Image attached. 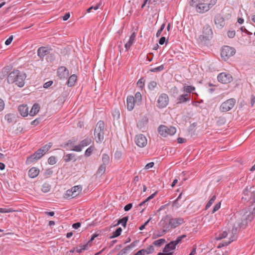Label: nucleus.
I'll return each mask as SVG.
<instances>
[{
    "instance_id": "1",
    "label": "nucleus",
    "mask_w": 255,
    "mask_h": 255,
    "mask_svg": "<svg viewBox=\"0 0 255 255\" xmlns=\"http://www.w3.org/2000/svg\"><path fill=\"white\" fill-rule=\"evenodd\" d=\"M26 77V74L18 70H15L9 73L7 77V83L12 84L15 83L19 87L24 85V80Z\"/></svg>"
},
{
    "instance_id": "2",
    "label": "nucleus",
    "mask_w": 255,
    "mask_h": 255,
    "mask_svg": "<svg viewBox=\"0 0 255 255\" xmlns=\"http://www.w3.org/2000/svg\"><path fill=\"white\" fill-rule=\"evenodd\" d=\"M249 214L242 219H239L235 223L232 228V234H236L239 228H245L248 223L251 222L255 216L253 210H250Z\"/></svg>"
},
{
    "instance_id": "3",
    "label": "nucleus",
    "mask_w": 255,
    "mask_h": 255,
    "mask_svg": "<svg viewBox=\"0 0 255 255\" xmlns=\"http://www.w3.org/2000/svg\"><path fill=\"white\" fill-rule=\"evenodd\" d=\"M104 128L105 124L103 121H100L97 123L94 130L95 136L96 138H98V139H96L97 143L101 142L104 139Z\"/></svg>"
},
{
    "instance_id": "4",
    "label": "nucleus",
    "mask_w": 255,
    "mask_h": 255,
    "mask_svg": "<svg viewBox=\"0 0 255 255\" xmlns=\"http://www.w3.org/2000/svg\"><path fill=\"white\" fill-rule=\"evenodd\" d=\"M158 131L161 135L166 137L168 135H174L176 133V129L174 127H167L164 125H160L158 128Z\"/></svg>"
},
{
    "instance_id": "5",
    "label": "nucleus",
    "mask_w": 255,
    "mask_h": 255,
    "mask_svg": "<svg viewBox=\"0 0 255 255\" xmlns=\"http://www.w3.org/2000/svg\"><path fill=\"white\" fill-rule=\"evenodd\" d=\"M235 53L236 50L234 48L229 46H224L221 50V56L226 61L233 56Z\"/></svg>"
},
{
    "instance_id": "6",
    "label": "nucleus",
    "mask_w": 255,
    "mask_h": 255,
    "mask_svg": "<svg viewBox=\"0 0 255 255\" xmlns=\"http://www.w3.org/2000/svg\"><path fill=\"white\" fill-rule=\"evenodd\" d=\"M236 100L234 98L229 99L222 103L220 107L221 112H227L231 110L235 105Z\"/></svg>"
},
{
    "instance_id": "7",
    "label": "nucleus",
    "mask_w": 255,
    "mask_h": 255,
    "mask_svg": "<svg viewBox=\"0 0 255 255\" xmlns=\"http://www.w3.org/2000/svg\"><path fill=\"white\" fill-rule=\"evenodd\" d=\"M82 186L77 185L73 187L71 189L68 190L65 195V198H73L77 197L81 192Z\"/></svg>"
},
{
    "instance_id": "8",
    "label": "nucleus",
    "mask_w": 255,
    "mask_h": 255,
    "mask_svg": "<svg viewBox=\"0 0 255 255\" xmlns=\"http://www.w3.org/2000/svg\"><path fill=\"white\" fill-rule=\"evenodd\" d=\"M169 97L166 94H161L157 99V107L159 109H163L166 107L169 103Z\"/></svg>"
},
{
    "instance_id": "9",
    "label": "nucleus",
    "mask_w": 255,
    "mask_h": 255,
    "mask_svg": "<svg viewBox=\"0 0 255 255\" xmlns=\"http://www.w3.org/2000/svg\"><path fill=\"white\" fill-rule=\"evenodd\" d=\"M169 217L170 215H166L163 217L158 223L159 226L161 227V230L163 231V233L166 234L172 229L169 224V220H168Z\"/></svg>"
},
{
    "instance_id": "10",
    "label": "nucleus",
    "mask_w": 255,
    "mask_h": 255,
    "mask_svg": "<svg viewBox=\"0 0 255 255\" xmlns=\"http://www.w3.org/2000/svg\"><path fill=\"white\" fill-rule=\"evenodd\" d=\"M53 50L52 48L49 46H42L37 50V55L43 61L45 56H47Z\"/></svg>"
},
{
    "instance_id": "11",
    "label": "nucleus",
    "mask_w": 255,
    "mask_h": 255,
    "mask_svg": "<svg viewBox=\"0 0 255 255\" xmlns=\"http://www.w3.org/2000/svg\"><path fill=\"white\" fill-rule=\"evenodd\" d=\"M44 154L40 149H38L33 154L28 156L26 159V163L29 164L41 158Z\"/></svg>"
},
{
    "instance_id": "12",
    "label": "nucleus",
    "mask_w": 255,
    "mask_h": 255,
    "mask_svg": "<svg viewBox=\"0 0 255 255\" xmlns=\"http://www.w3.org/2000/svg\"><path fill=\"white\" fill-rule=\"evenodd\" d=\"M57 74L60 79H67L69 75V71L66 67L60 66L57 69Z\"/></svg>"
},
{
    "instance_id": "13",
    "label": "nucleus",
    "mask_w": 255,
    "mask_h": 255,
    "mask_svg": "<svg viewBox=\"0 0 255 255\" xmlns=\"http://www.w3.org/2000/svg\"><path fill=\"white\" fill-rule=\"evenodd\" d=\"M217 79L219 82L223 84L230 83L233 80L232 76L231 74L225 72L219 74L217 77Z\"/></svg>"
},
{
    "instance_id": "14",
    "label": "nucleus",
    "mask_w": 255,
    "mask_h": 255,
    "mask_svg": "<svg viewBox=\"0 0 255 255\" xmlns=\"http://www.w3.org/2000/svg\"><path fill=\"white\" fill-rule=\"evenodd\" d=\"M135 142L138 146L143 147L147 144V139L146 137L142 134L136 135L135 137Z\"/></svg>"
},
{
    "instance_id": "15",
    "label": "nucleus",
    "mask_w": 255,
    "mask_h": 255,
    "mask_svg": "<svg viewBox=\"0 0 255 255\" xmlns=\"http://www.w3.org/2000/svg\"><path fill=\"white\" fill-rule=\"evenodd\" d=\"M213 32L211 27L209 25H206L203 28V35L200 36L205 40H209L212 37Z\"/></svg>"
},
{
    "instance_id": "16",
    "label": "nucleus",
    "mask_w": 255,
    "mask_h": 255,
    "mask_svg": "<svg viewBox=\"0 0 255 255\" xmlns=\"http://www.w3.org/2000/svg\"><path fill=\"white\" fill-rule=\"evenodd\" d=\"M169 220L172 229L176 228L184 222V219L182 218H170Z\"/></svg>"
},
{
    "instance_id": "17",
    "label": "nucleus",
    "mask_w": 255,
    "mask_h": 255,
    "mask_svg": "<svg viewBox=\"0 0 255 255\" xmlns=\"http://www.w3.org/2000/svg\"><path fill=\"white\" fill-rule=\"evenodd\" d=\"M214 22L217 27L219 28H222L225 24L224 18L220 14L215 16Z\"/></svg>"
},
{
    "instance_id": "18",
    "label": "nucleus",
    "mask_w": 255,
    "mask_h": 255,
    "mask_svg": "<svg viewBox=\"0 0 255 255\" xmlns=\"http://www.w3.org/2000/svg\"><path fill=\"white\" fill-rule=\"evenodd\" d=\"M254 192H252L251 190L248 189V187H247L243 191V196L242 198V200L245 201H250L252 198H253V194Z\"/></svg>"
},
{
    "instance_id": "19",
    "label": "nucleus",
    "mask_w": 255,
    "mask_h": 255,
    "mask_svg": "<svg viewBox=\"0 0 255 255\" xmlns=\"http://www.w3.org/2000/svg\"><path fill=\"white\" fill-rule=\"evenodd\" d=\"M191 100L190 96L188 94H184L180 95L177 99V104H180L190 101Z\"/></svg>"
},
{
    "instance_id": "20",
    "label": "nucleus",
    "mask_w": 255,
    "mask_h": 255,
    "mask_svg": "<svg viewBox=\"0 0 255 255\" xmlns=\"http://www.w3.org/2000/svg\"><path fill=\"white\" fill-rule=\"evenodd\" d=\"M135 102L134 98L132 96H128L127 98V106L128 111H131L133 110Z\"/></svg>"
},
{
    "instance_id": "21",
    "label": "nucleus",
    "mask_w": 255,
    "mask_h": 255,
    "mask_svg": "<svg viewBox=\"0 0 255 255\" xmlns=\"http://www.w3.org/2000/svg\"><path fill=\"white\" fill-rule=\"evenodd\" d=\"M12 67L10 65H8L4 67L0 71V79H3L7 75L11 70Z\"/></svg>"
},
{
    "instance_id": "22",
    "label": "nucleus",
    "mask_w": 255,
    "mask_h": 255,
    "mask_svg": "<svg viewBox=\"0 0 255 255\" xmlns=\"http://www.w3.org/2000/svg\"><path fill=\"white\" fill-rule=\"evenodd\" d=\"M196 11L199 13H204L209 10V6L207 5V3L204 2H201L197 7H196Z\"/></svg>"
},
{
    "instance_id": "23",
    "label": "nucleus",
    "mask_w": 255,
    "mask_h": 255,
    "mask_svg": "<svg viewBox=\"0 0 255 255\" xmlns=\"http://www.w3.org/2000/svg\"><path fill=\"white\" fill-rule=\"evenodd\" d=\"M18 111L22 117H26L28 115V108L26 105H21L18 106Z\"/></svg>"
},
{
    "instance_id": "24",
    "label": "nucleus",
    "mask_w": 255,
    "mask_h": 255,
    "mask_svg": "<svg viewBox=\"0 0 255 255\" xmlns=\"http://www.w3.org/2000/svg\"><path fill=\"white\" fill-rule=\"evenodd\" d=\"M135 38V33H133L130 35L128 41L125 44V47L126 49V51H128L130 47L132 46V45L133 43V42L134 41Z\"/></svg>"
},
{
    "instance_id": "25",
    "label": "nucleus",
    "mask_w": 255,
    "mask_h": 255,
    "mask_svg": "<svg viewBox=\"0 0 255 255\" xmlns=\"http://www.w3.org/2000/svg\"><path fill=\"white\" fill-rule=\"evenodd\" d=\"M77 76L76 74L71 75L66 83L67 85L69 87L73 86L77 81Z\"/></svg>"
},
{
    "instance_id": "26",
    "label": "nucleus",
    "mask_w": 255,
    "mask_h": 255,
    "mask_svg": "<svg viewBox=\"0 0 255 255\" xmlns=\"http://www.w3.org/2000/svg\"><path fill=\"white\" fill-rule=\"evenodd\" d=\"M39 170L36 167H32L28 171V175L30 178H34L38 176Z\"/></svg>"
},
{
    "instance_id": "27",
    "label": "nucleus",
    "mask_w": 255,
    "mask_h": 255,
    "mask_svg": "<svg viewBox=\"0 0 255 255\" xmlns=\"http://www.w3.org/2000/svg\"><path fill=\"white\" fill-rule=\"evenodd\" d=\"M39 110H40V106L38 104H34L31 110L29 112V115L30 116H33L34 115H35L36 114H37L38 112L39 111Z\"/></svg>"
},
{
    "instance_id": "28",
    "label": "nucleus",
    "mask_w": 255,
    "mask_h": 255,
    "mask_svg": "<svg viewBox=\"0 0 255 255\" xmlns=\"http://www.w3.org/2000/svg\"><path fill=\"white\" fill-rule=\"evenodd\" d=\"M176 248V245L173 242L171 241L168 244H166L163 250V252H168L171 250H174Z\"/></svg>"
},
{
    "instance_id": "29",
    "label": "nucleus",
    "mask_w": 255,
    "mask_h": 255,
    "mask_svg": "<svg viewBox=\"0 0 255 255\" xmlns=\"http://www.w3.org/2000/svg\"><path fill=\"white\" fill-rule=\"evenodd\" d=\"M128 220V216H125L122 219L118 220L117 223L114 225V227L117 226L120 224H121L123 227L125 228L127 226V222Z\"/></svg>"
},
{
    "instance_id": "30",
    "label": "nucleus",
    "mask_w": 255,
    "mask_h": 255,
    "mask_svg": "<svg viewBox=\"0 0 255 255\" xmlns=\"http://www.w3.org/2000/svg\"><path fill=\"white\" fill-rule=\"evenodd\" d=\"M64 160L65 162H68L71 160H73L74 162L76 161L75 154L74 153L67 154L64 156Z\"/></svg>"
},
{
    "instance_id": "31",
    "label": "nucleus",
    "mask_w": 255,
    "mask_h": 255,
    "mask_svg": "<svg viewBox=\"0 0 255 255\" xmlns=\"http://www.w3.org/2000/svg\"><path fill=\"white\" fill-rule=\"evenodd\" d=\"M92 142V139L91 138L87 137L82 141H80L79 143L80 146H81L82 148L83 149L84 147L87 146L89 145H90Z\"/></svg>"
},
{
    "instance_id": "32",
    "label": "nucleus",
    "mask_w": 255,
    "mask_h": 255,
    "mask_svg": "<svg viewBox=\"0 0 255 255\" xmlns=\"http://www.w3.org/2000/svg\"><path fill=\"white\" fill-rule=\"evenodd\" d=\"M148 122V119L146 117H144L141 121H139L137 123V127L141 128L142 127L147 125Z\"/></svg>"
},
{
    "instance_id": "33",
    "label": "nucleus",
    "mask_w": 255,
    "mask_h": 255,
    "mask_svg": "<svg viewBox=\"0 0 255 255\" xmlns=\"http://www.w3.org/2000/svg\"><path fill=\"white\" fill-rule=\"evenodd\" d=\"M122 232V229L121 227H119L115 231L113 232L112 235L110 237V238L113 239L120 236Z\"/></svg>"
},
{
    "instance_id": "34",
    "label": "nucleus",
    "mask_w": 255,
    "mask_h": 255,
    "mask_svg": "<svg viewBox=\"0 0 255 255\" xmlns=\"http://www.w3.org/2000/svg\"><path fill=\"white\" fill-rule=\"evenodd\" d=\"M106 168V165L102 164L97 171V174L99 176L102 175L105 172Z\"/></svg>"
},
{
    "instance_id": "35",
    "label": "nucleus",
    "mask_w": 255,
    "mask_h": 255,
    "mask_svg": "<svg viewBox=\"0 0 255 255\" xmlns=\"http://www.w3.org/2000/svg\"><path fill=\"white\" fill-rule=\"evenodd\" d=\"M165 242L166 241L164 239H160L154 241L152 243V245L157 247H161Z\"/></svg>"
},
{
    "instance_id": "36",
    "label": "nucleus",
    "mask_w": 255,
    "mask_h": 255,
    "mask_svg": "<svg viewBox=\"0 0 255 255\" xmlns=\"http://www.w3.org/2000/svg\"><path fill=\"white\" fill-rule=\"evenodd\" d=\"M52 146V143L51 142H49L48 144H46L43 146H42V147L40 148V149L43 152V153L45 154L46 152L49 150V149Z\"/></svg>"
},
{
    "instance_id": "37",
    "label": "nucleus",
    "mask_w": 255,
    "mask_h": 255,
    "mask_svg": "<svg viewBox=\"0 0 255 255\" xmlns=\"http://www.w3.org/2000/svg\"><path fill=\"white\" fill-rule=\"evenodd\" d=\"M227 236V232L226 231H224L222 232V233H220L218 234H217L215 239L216 240H221L223 239L226 238Z\"/></svg>"
},
{
    "instance_id": "38",
    "label": "nucleus",
    "mask_w": 255,
    "mask_h": 255,
    "mask_svg": "<svg viewBox=\"0 0 255 255\" xmlns=\"http://www.w3.org/2000/svg\"><path fill=\"white\" fill-rule=\"evenodd\" d=\"M102 164L105 165L107 166V165L109 164L110 163V157L109 156L106 154L104 153L102 155Z\"/></svg>"
},
{
    "instance_id": "39",
    "label": "nucleus",
    "mask_w": 255,
    "mask_h": 255,
    "mask_svg": "<svg viewBox=\"0 0 255 255\" xmlns=\"http://www.w3.org/2000/svg\"><path fill=\"white\" fill-rule=\"evenodd\" d=\"M236 237H235V236L233 235L232 237V239L231 238L230 239V241H229L228 242H223L222 243H220L219 246H218V248H221V247H225V246H228L231 242L234 241L236 239Z\"/></svg>"
},
{
    "instance_id": "40",
    "label": "nucleus",
    "mask_w": 255,
    "mask_h": 255,
    "mask_svg": "<svg viewBox=\"0 0 255 255\" xmlns=\"http://www.w3.org/2000/svg\"><path fill=\"white\" fill-rule=\"evenodd\" d=\"M51 189V186L48 183H44L41 188V191L44 193H47L50 191Z\"/></svg>"
},
{
    "instance_id": "41",
    "label": "nucleus",
    "mask_w": 255,
    "mask_h": 255,
    "mask_svg": "<svg viewBox=\"0 0 255 255\" xmlns=\"http://www.w3.org/2000/svg\"><path fill=\"white\" fill-rule=\"evenodd\" d=\"M204 1V0H190V5L196 7L201 2H203Z\"/></svg>"
},
{
    "instance_id": "42",
    "label": "nucleus",
    "mask_w": 255,
    "mask_h": 255,
    "mask_svg": "<svg viewBox=\"0 0 255 255\" xmlns=\"http://www.w3.org/2000/svg\"><path fill=\"white\" fill-rule=\"evenodd\" d=\"M216 199V196L215 195H214L211 197V198H210V199L209 200V201L208 202L207 204L206 205V207H205L206 210H207L208 209H209L211 206V205L213 204V203L215 201Z\"/></svg>"
},
{
    "instance_id": "43",
    "label": "nucleus",
    "mask_w": 255,
    "mask_h": 255,
    "mask_svg": "<svg viewBox=\"0 0 255 255\" xmlns=\"http://www.w3.org/2000/svg\"><path fill=\"white\" fill-rule=\"evenodd\" d=\"M195 90V88L193 86H185L183 87V92L188 93H192Z\"/></svg>"
},
{
    "instance_id": "44",
    "label": "nucleus",
    "mask_w": 255,
    "mask_h": 255,
    "mask_svg": "<svg viewBox=\"0 0 255 255\" xmlns=\"http://www.w3.org/2000/svg\"><path fill=\"white\" fill-rule=\"evenodd\" d=\"M143 251H145V254L146 255H148L150 254H152L154 252V248L152 245H150L146 249H142Z\"/></svg>"
},
{
    "instance_id": "45",
    "label": "nucleus",
    "mask_w": 255,
    "mask_h": 255,
    "mask_svg": "<svg viewBox=\"0 0 255 255\" xmlns=\"http://www.w3.org/2000/svg\"><path fill=\"white\" fill-rule=\"evenodd\" d=\"M112 116H113L114 120H119L120 117V110L118 109H115L112 112Z\"/></svg>"
},
{
    "instance_id": "46",
    "label": "nucleus",
    "mask_w": 255,
    "mask_h": 255,
    "mask_svg": "<svg viewBox=\"0 0 255 255\" xmlns=\"http://www.w3.org/2000/svg\"><path fill=\"white\" fill-rule=\"evenodd\" d=\"M55 59V54L52 53L51 52L48 55L46 56V59L48 62H53Z\"/></svg>"
},
{
    "instance_id": "47",
    "label": "nucleus",
    "mask_w": 255,
    "mask_h": 255,
    "mask_svg": "<svg viewBox=\"0 0 255 255\" xmlns=\"http://www.w3.org/2000/svg\"><path fill=\"white\" fill-rule=\"evenodd\" d=\"M145 79L143 77L140 78L137 82V86L142 90L145 85Z\"/></svg>"
},
{
    "instance_id": "48",
    "label": "nucleus",
    "mask_w": 255,
    "mask_h": 255,
    "mask_svg": "<svg viewBox=\"0 0 255 255\" xmlns=\"http://www.w3.org/2000/svg\"><path fill=\"white\" fill-rule=\"evenodd\" d=\"M134 101L135 103L139 105L141 101L142 97L140 92H136L135 94Z\"/></svg>"
},
{
    "instance_id": "49",
    "label": "nucleus",
    "mask_w": 255,
    "mask_h": 255,
    "mask_svg": "<svg viewBox=\"0 0 255 255\" xmlns=\"http://www.w3.org/2000/svg\"><path fill=\"white\" fill-rule=\"evenodd\" d=\"M186 237V235H182L181 236H178L175 241H172L173 242L174 244L176 246L178 244L181 243L182 239L185 238Z\"/></svg>"
},
{
    "instance_id": "50",
    "label": "nucleus",
    "mask_w": 255,
    "mask_h": 255,
    "mask_svg": "<svg viewBox=\"0 0 255 255\" xmlns=\"http://www.w3.org/2000/svg\"><path fill=\"white\" fill-rule=\"evenodd\" d=\"M165 233H163V231H162L161 229L160 231H158L156 233H154L152 235V239H155L157 238L160 237L161 236H163L164 235Z\"/></svg>"
},
{
    "instance_id": "51",
    "label": "nucleus",
    "mask_w": 255,
    "mask_h": 255,
    "mask_svg": "<svg viewBox=\"0 0 255 255\" xmlns=\"http://www.w3.org/2000/svg\"><path fill=\"white\" fill-rule=\"evenodd\" d=\"M94 148L95 147L93 146H90L89 147L85 152V156L86 157L90 156L91 155Z\"/></svg>"
},
{
    "instance_id": "52",
    "label": "nucleus",
    "mask_w": 255,
    "mask_h": 255,
    "mask_svg": "<svg viewBox=\"0 0 255 255\" xmlns=\"http://www.w3.org/2000/svg\"><path fill=\"white\" fill-rule=\"evenodd\" d=\"M57 158L54 156H51L48 159V163L50 165H54L57 162Z\"/></svg>"
},
{
    "instance_id": "53",
    "label": "nucleus",
    "mask_w": 255,
    "mask_h": 255,
    "mask_svg": "<svg viewBox=\"0 0 255 255\" xmlns=\"http://www.w3.org/2000/svg\"><path fill=\"white\" fill-rule=\"evenodd\" d=\"M163 69H164V65H160L159 66H158L157 67H155V68H152V69H150V71H151L152 72L156 73V72H158L161 71Z\"/></svg>"
},
{
    "instance_id": "54",
    "label": "nucleus",
    "mask_w": 255,
    "mask_h": 255,
    "mask_svg": "<svg viewBox=\"0 0 255 255\" xmlns=\"http://www.w3.org/2000/svg\"><path fill=\"white\" fill-rule=\"evenodd\" d=\"M14 210H13L12 208H0V213H11L14 212Z\"/></svg>"
},
{
    "instance_id": "55",
    "label": "nucleus",
    "mask_w": 255,
    "mask_h": 255,
    "mask_svg": "<svg viewBox=\"0 0 255 255\" xmlns=\"http://www.w3.org/2000/svg\"><path fill=\"white\" fill-rule=\"evenodd\" d=\"M250 210H253L255 213V192L253 194V199L252 202V204L250 206Z\"/></svg>"
},
{
    "instance_id": "56",
    "label": "nucleus",
    "mask_w": 255,
    "mask_h": 255,
    "mask_svg": "<svg viewBox=\"0 0 255 255\" xmlns=\"http://www.w3.org/2000/svg\"><path fill=\"white\" fill-rule=\"evenodd\" d=\"M101 4H102V2H100L99 3L97 4L96 5H95V6H91V7H90L89 8H88L87 9V12H90L93 9L97 10L100 7V6Z\"/></svg>"
},
{
    "instance_id": "57",
    "label": "nucleus",
    "mask_w": 255,
    "mask_h": 255,
    "mask_svg": "<svg viewBox=\"0 0 255 255\" xmlns=\"http://www.w3.org/2000/svg\"><path fill=\"white\" fill-rule=\"evenodd\" d=\"M157 86V83L155 81H152L148 85V88L150 90H153Z\"/></svg>"
},
{
    "instance_id": "58",
    "label": "nucleus",
    "mask_w": 255,
    "mask_h": 255,
    "mask_svg": "<svg viewBox=\"0 0 255 255\" xmlns=\"http://www.w3.org/2000/svg\"><path fill=\"white\" fill-rule=\"evenodd\" d=\"M4 119L5 120L7 121V122L8 123H11L13 121L12 120V115L11 114H6L5 117Z\"/></svg>"
},
{
    "instance_id": "59",
    "label": "nucleus",
    "mask_w": 255,
    "mask_h": 255,
    "mask_svg": "<svg viewBox=\"0 0 255 255\" xmlns=\"http://www.w3.org/2000/svg\"><path fill=\"white\" fill-rule=\"evenodd\" d=\"M221 207V203L219 202L217 204H216L214 206V208L211 212V214H214L216 211H217Z\"/></svg>"
},
{
    "instance_id": "60",
    "label": "nucleus",
    "mask_w": 255,
    "mask_h": 255,
    "mask_svg": "<svg viewBox=\"0 0 255 255\" xmlns=\"http://www.w3.org/2000/svg\"><path fill=\"white\" fill-rule=\"evenodd\" d=\"M82 150V148L81 146H80V144L77 145H74L73 147V148L72 149V150L76 151V152H80Z\"/></svg>"
},
{
    "instance_id": "61",
    "label": "nucleus",
    "mask_w": 255,
    "mask_h": 255,
    "mask_svg": "<svg viewBox=\"0 0 255 255\" xmlns=\"http://www.w3.org/2000/svg\"><path fill=\"white\" fill-rule=\"evenodd\" d=\"M236 32L235 30H229L227 32V35L228 37L232 38L235 37Z\"/></svg>"
},
{
    "instance_id": "62",
    "label": "nucleus",
    "mask_w": 255,
    "mask_h": 255,
    "mask_svg": "<svg viewBox=\"0 0 255 255\" xmlns=\"http://www.w3.org/2000/svg\"><path fill=\"white\" fill-rule=\"evenodd\" d=\"M13 39V35L10 36L5 41V44L6 45H9L12 42Z\"/></svg>"
},
{
    "instance_id": "63",
    "label": "nucleus",
    "mask_w": 255,
    "mask_h": 255,
    "mask_svg": "<svg viewBox=\"0 0 255 255\" xmlns=\"http://www.w3.org/2000/svg\"><path fill=\"white\" fill-rule=\"evenodd\" d=\"M53 84L52 81H49L46 83H45L43 85V88L45 89H47L50 87Z\"/></svg>"
},
{
    "instance_id": "64",
    "label": "nucleus",
    "mask_w": 255,
    "mask_h": 255,
    "mask_svg": "<svg viewBox=\"0 0 255 255\" xmlns=\"http://www.w3.org/2000/svg\"><path fill=\"white\" fill-rule=\"evenodd\" d=\"M53 173V170L51 169H47L45 170L44 175L46 176H50Z\"/></svg>"
}]
</instances>
